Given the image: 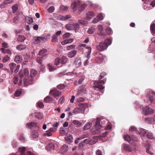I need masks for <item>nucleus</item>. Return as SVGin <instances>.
I'll list each match as a JSON object with an SVG mask.
<instances>
[{
  "mask_svg": "<svg viewBox=\"0 0 155 155\" xmlns=\"http://www.w3.org/2000/svg\"><path fill=\"white\" fill-rule=\"evenodd\" d=\"M79 106H80L81 107L76 108L73 110V113H74V114H77L80 113H84L85 110L84 106L83 104H80Z\"/></svg>",
  "mask_w": 155,
  "mask_h": 155,
  "instance_id": "39448f33",
  "label": "nucleus"
},
{
  "mask_svg": "<svg viewBox=\"0 0 155 155\" xmlns=\"http://www.w3.org/2000/svg\"><path fill=\"white\" fill-rule=\"evenodd\" d=\"M86 6L85 4L81 5L79 9V11H83L85 8Z\"/></svg>",
  "mask_w": 155,
  "mask_h": 155,
  "instance_id": "4d7b16f0",
  "label": "nucleus"
},
{
  "mask_svg": "<svg viewBox=\"0 0 155 155\" xmlns=\"http://www.w3.org/2000/svg\"><path fill=\"white\" fill-rule=\"evenodd\" d=\"M150 28L152 34L154 35H155V24H153L151 25Z\"/></svg>",
  "mask_w": 155,
  "mask_h": 155,
  "instance_id": "c85d7f7f",
  "label": "nucleus"
},
{
  "mask_svg": "<svg viewBox=\"0 0 155 155\" xmlns=\"http://www.w3.org/2000/svg\"><path fill=\"white\" fill-rule=\"evenodd\" d=\"M124 138L125 140L127 141L128 142H131V143H132V142H134L135 141L133 138H131L128 135H125L124 136Z\"/></svg>",
  "mask_w": 155,
  "mask_h": 155,
  "instance_id": "2eb2a0df",
  "label": "nucleus"
},
{
  "mask_svg": "<svg viewBox=\"0 0 155 155\" xmlns=\"http://www.w3.org/2000/svg\"><path fill=\"white\" fill-rule=\"evenodd\" d=\"M84 100V99L82 97H79L76 98L77 101L78 102H83Z\"/></svg>",
  "mask_w": 155,
  "mask_h": 155,
  "instance_id": "052dcab7",
  "label": "nucleus"
},
{
  "mask_svg": "<svg viewBox=\"0 0 155 155\" xmlns=\"http://www.w3.org/2000/svg\"><path fill=\"white\" fill-rule=\"evenodd\" d=\"M22 60V58L19 55L16 56L15 59V61L17 63L21 62Z\"/></svg>",
  "mask_w": 155,
  "mask_h": 155,
  "instance_id": "4be33fe9",
  "label": "nucleus"
},
{
  "mask_svg": "<svg viewBox=\"0 0 155 155\" xmlns=\"http://www.w3.org/2000/svg\"><path fill=\"white\" fill-rule=\"evenodd\" d=\"M25 147H24L19 148L18 151L20 153V155H26L25 153Z\"/></svg>",
  "mask_w": 155,
  "mask_h": 155,
  "instance_id": "dca6fc26",
  "label": "nucleus"
},
{
  "mask_svg": "<svg viewBox=\"0 0 155 155\" xmlns=\"http://www.w3.org/2000/svg\"><path fill=\"white\" fill-rule=\"evenodd\" d=\"M137 130V128L134 126H131L129 128V131L130 132H136Z\"/></svg>",
  "mask_w": 155,
  "mask_h": 155,
  "instance_id": "49530a36",
  "label": "nucleus"
},
{
  "mask_svg": "<svg viewBox=\"0 0 155 155\" xmlns=\"http://www.w3.org/2000/svg\"><path fill=\"white\" fill-rule=\"evenodd\" d=\"M71 34L70 33L67 32L65 33L63 35V37L64 38H69Z\"/></svg>",
  "mask_w": 155,
  "mask_h": 155,
  "instance_id": "680f3d73",
  "label": "nucleus"
},
{
  "mask_svg": "<svg viewBox=\"0 0 155 155\" xmlns=\"http://www.w3.org/2000/svg\"><path fill=\"white\" fill-rule=\"evenodd\" d=\"M100 121L102 123L103 122H104V121L100 117H97L96 118L95 124V127L96 129L93 132L94 134H98L100 132L99 129L102 127L101 125L100 124Z\"/></svg>",
  "mask_w": 155,
  "mask_h": 155,
  "instance_id": "f03ea898",
  "label": "nucleus"
},
{
  "mask_svg": "<svg viewBox=\"0 0 155 155\" xmlns=\"http://www.w3.org/2000/svg\"><path fill=\"white\" fill-rule=\"evenodd\" d=\"M51 36L50 34H48L47 35H43L41 36L35 37L34 38V40L38 44L40 43H44L48 40V37Z\"/></svg>",
  "mask_w": 155,
  "mask_h": 155,
  "instance_id": "f257e3e1",
  "label": "nucleus"
},
{
  "mask_svg": "<svg viewBox=\"0 0 155 155\" xmlns=\"http://www.w3.org/2000/svg\"><path fill=\"white\" fill-rule=\"evenodd\" d=\"M60 63L62 64H64L67 61V58L65 56H62L60 59Z\"/></svg>",
  "mask_w": 155,
  "mask_h": 155,
  "instance_id": "a878e982",
  "label": "nucleus"
},
{
  "mask_svg": "<svg viewBox=\"0 0 155 155\" xmlns=\"http://www.w3.org/2000/svg\"><path fill=\"white\" fill-rule=\"evenodd\" d=\"M54 145L52 143H50L48 144L46 148L48 151H51V150H54Z\"/></svg>",
  "mask_w": 155,
  "mask_h": 155,
  "instance_id": "ddd939ff",
  "label": "nucleus"
},
{
  "mask_svg": "<svg viewBox=\"0 0 155 155\" xmlns=\"http://www.w3.org/2000/svg\"><path fill=\"white\" fill-rule=\"evenodd\" d=\"M65 140L67 142H73V137L71 134H69L64 138Z\"/></svg>",
  "mask_w": 155,
  "mask_h": 155,
  "instance_id": "aec40b11",
  "label": "nucleus"
},
{
  "mask_svg": "<svg viewBox=\"0 0 155 155\" xmlns=\"http://www.w3.org/2000/svg\"><path fill=\"white\" fill-rule=\"evenodd\" d=\"M103 14L101 13H99L97 16V18H98L99 21L102 20L103 19Z\"/></svg>",
  "mask_w": 155,
  "mask_h": 155,
  "instance_id": "37998d69",
  "label": "nucleus"
},
{
  "mask_svg": "<svg viewBox=\"0 0 155 155\" xmlns=\"http://www.w3.org/2000/svg\"><path fill=\"white\" fill-rule=\"evenodd\" d=\"M92 125V124L91 122H88L87 123L83 128L84 130H87L89 129Z\"/></svg>",
  "mask_w": 155,
  "mask_h": 155,
  "instance_id": "a211bd4d",
  "label": "nucleus"
},
{
  "mask_svg": "<svg viewBox=\"0 0 155 155\" xmlns=\"http://www.w3.org/2000/svg\"><path fill=\"white\" fill-rule=\"evenodd\" d=\"M38 136V134L37 131L34 130L32 131V132L31 138H33V139L36 138Z\"/></svg>",
  "mask_w": 155,
  "mask_h": 155,
  "instance_id": "f3484780",
  "label": "nucleus"
},
{
  "mask_svg": "<svg viewBox=\"0 0 155 155\" xmlns=\"http://www.w3.org/2000/svg\"><path fill=\"white\" fill-rule=\"evenodd\" d=\"M106 31L108 35H111L113 33L112 30L110 28H107L106 29Z\"/></svg>",
  "mask_w": 155,
  "mask_h": 155,
  "instance_id": "09e8293b",
  "label": "nucleus"
},
{
  "mask_svg": "<svg viewBox=\"0 0 155 155\" xmlns=\"http://www.w3.org/2000/svg\"><path fill=\"white\" fill-rule=\"evenodd\" d=\"M52 98L51 97L48 96L44 99L46 103H49L52 101Z\"/></svg>",
  "mask_w": 155,
  "mask_h": 155,
  "instance_id": "c756f323",
  "label": "nucleus"
},
{
  "mask_svg": "<svg viewBox=\"0 0 155 155\" xmlns=\"http://www.w3.org/2000/svg\"><path fill=\"white\" fill-rule=\"evenodd\" d=\"M7 5L6 3L4 1L0 5V8L1 9H3L6 8Z\"/></svg>",
  "mask_w": 155,
  "mask_h": 155,
  "instance_id": "a18cd8bd",
  "label": "nucleus"
},
{
  "mask_svg": "<svg viewBox=\"0 0 155 155\" xmlns=\"http://www.w3.org/2000/svg\"><path fill=\"white\" fill-rule=\"evenodd\" d=\"M73 25L74 27L73 30H78L79 29L80 26L77 23H73Z\"/></svg>",
  "mask_w": 155,
  "mask_h": 155,
  "instance_id": "f704fd0d",
  "label": "nucleus"
},
{
  "mask_svg": "<svg viewBox=\"0 0 155 155\" xmlns=\"http://www.w3.org/2000/svg\"><path fill=\"white\" fill-rule=\"evenodd\" d=\"M26 21L28 24H30L32 23L33 20L32 18L27 16L25 17Z\"/></svg>",
  "mask_w": 155,
  "mask_h": 155,
  "instance_id": "bb28decb",
  "label": "nucleus"
},
{
  "mask_svg": "<svg viewBox=\"0 0 155 155\" xmlns=\"http://www.w3.org/2000/svg\"><path fill=\"white\" fill-rule=\"evenodd\" d=\"M147 136L149 139H152L153 138V136L151 133L147 132Z\"/></svg>",
  "mask_w": 155,
  "mask_h": 155,
  "instance_id": "3c124183",
  "label": "nucleus"
},
{
  "mask_svg": "<svg viewBox=\"0 0 155 155\" xmlns=\"http://www.w3.org/2000/svg\"><path fill=\"white\" fill-rule=\"evenodd\" d=\"M143 146L146 147H148L150 146V143L147 141H144L143 143Z\"/></svg>",
  "mask_w": 155,
  "mask_h": 155,
  "instance_id": "bf43d9fd",
  "label": "nucleus"
},
{
  "mask_svg": "<svg viewBox=\"0 0 155 155\" xmlns=\"http://www.w3.org/2000/svg\"><path fill=\"white\" fill-rule=\"evenodd\" d=\"M13 20L14 23L15 24H17L19 23L20 20L18 16L15 17L14 18Z\"/></svg>",
  "mask_w": 155,
  "mask_h": 155,
  "instance_id": "ea45409f",
  "label": "nucleus"
},
{
  "mask_svg": "<svg viewBox=\"0 0 155 155\" xmlns=\"http://www.w3.org/2000/svg\"><path fill=\"white\" fill-rule=\"evenodd\" d=\"M21 94V92L19 90H18L15 92V96L18 97V96H19Z\"/></svg>",
  "mask_w": 155,
  "mask_h": 155,
  "instance_id": "0e129e2a",
  "label": "nucleus"
},
{
  "mask_svg": "<svg viewBox=\"0 0 155 155\" xmlns=\"http://www.w3.org/2000/svg\"><path fill=\"white\" fill-rule=\"evenodd\" d=\"M147 92L148 93V94L147 99L151 103H152L154 100L153 97H155V92L150 90H147Z\"/></svg>",
  "mask_w": 155,
  "mask_h": 155,
  "instance_id": "423d86ee",
  "label": "nucleus"
},
{
  "mask_svg": "<svg viewBox=\"0 0 155 155\" xmlns=\"http://www.w3.org/2000/svg\"><path fill=\"white\" fill-rule=\"evenodd\" d=\"M80 4V2H74L72 3L71 5V8L73 11H74L77 9L78 6Z\"/></svg>",
  "mask_w": 155,
  "mask_h": 155,
  "instance_id": "9b49d317",
  "label": "nucleus"
},
{
  "mask_svg": "<svg viewBox=\"0 0 155 155\" xmlns=\"http://www.w3.org/2000/svg\"><path fill=\"white\" fill-rule=\"evenodd\" d=\"M9 60V58L8 56L5 57L3 59L2 61L4 63H5Z\"/></svg>",
  "mask_w": 155,
  "mask_h": 155,
  "instance_id": "69168bd1",
  "label": "nucleus"
},
{
  "mask_svg": "<svg viewBox=\"0 0 155 155\" xmlns=\"http://www.w3.org/2000/svg\"><path fill=\"white\" fill-rule=\"evenodd\" d=\"M73 26V24H68L66 25L65 27L66 29L70 31L73 30L74 27Z\"/></svg>",
  "mask_w": 155,
  "mask_h": 155,
  "instance_id": "412c9836",
  "label": "nucleus"
},
{
  "mask_svg": "<svg viewBox=\"0 0 155 155\" xmlns=\"http://www.w3.org/2000/svg\"><path fill=\"white\" fill-rule=\"evenodd\" d=\"M108 47L104 43L101 42L97 47V49L100 51H103L106 49Z\"/></svg>",
  "mask_w": 155,
  "mask_h": 155,
  "instance_id": "0eeeda50",
  "label": "nucleus"
},
{
  "mask_svg": "<svg viewBox=\"0 0 155 155\" xmlns=\"http://www.w3.org/2000/svg\"><path fill=\"white\" fill-rule=\"evenodd\" d=\"M9 65L12 73L13 71L15 73L17 72L18 71L20 68V66L19 65H18L16 66V64L14 63L10 64Z\"/></svg>",
  "mask_w": 155,
  "mask_h": 155,
  "instance_id": "20e7f679",
  "label": "nucleus"
},
{
  "mask_svg": "<svg viewBox=\"0 0 155 155\" xmlns=\"http://www.w3.org/2000/svg\"><path fill=\"white\" fill-rule=\"evenodd\" d=\"M36 125V123L34 122H31L30 123H27L26 124V127H27L32 128V127H35Z\"/></svg>",
  "mask_w": 155,
  "mask_h": 155,
  "instance_id": "5701e85b",
  "label": "nucleus"
},
{
  "mask_svg": "<svg viewBox=\"0 0 155 155\" xmlns=\"http://www.w3.org/2000/svg\"><path fill=\"white\" fill-rule=\"evenodd\" d=\"M86 136L85 135H84L81 137H79L78 138L76 139V140L75 141V143L76 144H77L79 143V140H81L82 139H84L86 137Z\"/></svg>",
  "mask_w": 155,
  "mask_h": 155,
  "instance_id": "c9c22d12",
  "label": "nucleus"
},
{
  "mask_svg": "<svg viewBox=\"0 0 155 155\" xmlns=\"http://www.w3.org/2000/svg\"><path fill=\"white\" fill-rule=\"evenodd\" d=\"M124 149L128 151L129 152H131L132 150L130 146L128 144H125L124 145Z\"/></svg>",
  "mask_w": 155,
  "mask_h": 155,
  "instance_id": "72a5a7b5",
  "label": "nucleus"
},
{
  "mask_svg": "<svg viewBox=\"0 0 155 155\" xmlns=\"http://www.w3.org/2000/svg\"><path fill=\"white\" fill-rule=\"evenodd\" d=\"M75 46L74 45H71L70 46H68L66 48V49L67 50H70L71 49H74L75 48Z\"/></svg>",
  "mask_w": 155,
  "mask_h": 155,
  "instance_id": "13d9d810",
  "label": "nucleus"
},
{
  "mask_svg": "<svg viewBox=\"0 0 155 155\" xmlns=\"http://www.w3.org/2000/svg\"><path fill=\"white\" fill-rule=\"evenodd\" d=\"M78 22L81 25L84 26H86L87 24V22L86 21L83 20H78Z\"/></svg>",
  "mask_w": 155,
  "mask_h": 155,
  "instance_id": "c03bdc74",
  "label": "nucleus"
},
{
  "mask_svg": "<svg viewBox=\"0 0 155 155\" xmlns=\"http://www.w3.org/2000/svg\"><path fill=\"white\" fill-rule=\"evenodd\" d=\"M73 123L76 125L77 127H79L82 125V124L79 121L76 120H74L73 121Z\"/></svg>",
  "mask_w": 155,
  "mask_h": 155,
  "instance_id": "cd10ccee",
  "label": "nucleus"
},
{
  "mask_svg": "<svg viewBox=\"0 0 155 155\" xmlns=\"http://www.w3.org/2000/svg\"><path fill=\"white\" fill-rule=\"evenodd\" d=\"M50 94L53 96L58 97L61 94V93L56 89H54L50 91Z\"/></svg>",
  "mask_w": 155,
  "mask_h": 155,
  "instance_id": "9d476101",
  "label": "nucleus"
},
{
  "mask_svg": "<svg viewBox=\"0 0 155 155\" xmlns=\"http://www.w3.org/2000/svg\"><path fill=\"white\" fill-rule=\"evenodd\" d=\"M60 9L61 11H66L68 10V8L66 6L63 5L60 7Z\"/></svg>",
  "mask_w": 155,
  "mask_h": 155,
  "instance_id": "de8ad7c7",
  "label": "nucleus"
},
{
  "mask_svg": "<svg viewBox=\"0 0 155 155\" xmlns=\"http://www.w3.org/2000/svg\"><path fill=\"white\" fill-rule=\"evenodd\" d=\"M51 41L54 43L58 41L57 36L56 35H53L52 37Z\"/></svg>",
  "mask_w": 155,
  "mask_h": 155,
  "instance_id": "393cba45",
  "label": "nucleus"
},
{
  "mask_svg": "<svg viewBox=\"0 0 155 155\" xmlns=\"http://www.w3.org/2000/svg\"><path fill=\"white\" fill-rule=\"evenodd\" d=\"M47 52V50L46 49H43L40 51L39 53V55L40 56H42L45 53H46Z\"/></svg>",
  "mask_w": 155,
  "mask_h": 155,
  "instance_id": "a19ab883",
  "label": "nucleus"
},
{
  "mask_svg": "<svg viewBox=\"0 0 155 155\" xmlns=\"http://www.w3.org/2000/svg\"><path fill=\"white\" fill-rule=\"evenodd\" d=\"M60 62V60L58 58H56L54 61V64L55 65H58L59 64Z\"/></svg>",
  "mask_w": 155,
  "mask_h": 155,
  "instance_id": "e2e57ef3",
  "label": "nucleus"
},
{
  "mask_svg": "<svg viewBox=\"0 0 155 155\" xmlns=\"http://www.w3.org/2000/svg\"><path fill=\"white\" fill-rule=\"evenodd\" d=\"M147 133L145 129L143 128H140V129L139 134L141 136H144Z\"/></svg>",
  "mask_w": 155,
  "mask_h": 155,
  "instance_id": "7c9ffc66",
  "label": "nucleus"
},
{
  "mask_svg": "<svg viewBox=\"0 0 155 155\" xmlns=\"http://www.w3.org/2000/svg\"><path fill=\"white\" fill-rule=\"evenodd\" d=\"M104 43L108 46L111 44L112 41L110 39L107 38L104 40Z\"/></svg>",
  "mask_w": 155,
  "mask_h": 155,
  "instance_id": "473e14b6",
  "label": "nucleus"
},
{
  "mask_svg": "<svg viewBox=\"0 0 155 155\" xmlns=\"http://www.w3.org/2000/svg\"><path fill=\"white\" fill-rule=\"evenodd\" d=\"M77 53V51L75 50H73L70 51L68 53V57L70 58H72L74 57Z\"/></svg>",
  "mask_w": 155,
  "mask_h": 155,
  "instance_id": "4468645a",
  "label": "nucleus"
},
{
  "mask_svg": "<svg viewBox=\"0 0 155 155\" xmlns=\"http://www.w3.org/2000/svg\"><path fill=\"white\" fill-rule=\"evenodd\" d=\"M13 13H15L17 11L18 9V5H15L12 7Z\"/></svg>",
  "mask_w": 155,
  "mask_h": 155,
  "instance_id": "e433bc0d",
  "label": "nucleus"
},
{
  "mask_svg": "<svg viewBox=\"0 0 155 155\" xmlns=\"http://www.w3.org/2000/svg\"><path fill=\"white\" fill-rule=\"evenodd\" d=\"M48 68L50 71H54L56 69V68L53 67L50 64L48 65Z\"/></svg>",
  "mask_w": 155,
  "mask_h": 155,
  "instance_id": "603ef678",
  "label": "nucleus"
},
{
  "mask_svg": "<svg viewBox=\"0 0 155 155\" xmlns=\"http://www.w3.org/2000/svg\"><path fill=\"white\" fill-rule=\"evenodd\" d=\"M37 71L34 69H32L30 72V74L32 77H35L37 74Z\"/></svg>",
  "mask_w": 155,
  "mask_h": 155,
  "instance_id": "79ce46f5",
  "label": "nucleus"
},
{
  "mask_svg": "<svg viewBox=\"0 0 155 155\" xmlns=\"http://www.w3.org/2000/svg\"><path fill=\"white\" fill-rule=\"evenodd\" d=\"M97 142V140H91L89 139V140L88 141V144L91 145Z\"/></svg>",
  "mask_w": 155,
  "mask_h": 155,
  "instance_id": "864d4df0",
  "label": "nucleus"
},
{
  "mask_svg": "<svg viewBox=\"0 0 155 155\" xmlns=\"http://www.w3.org/2000/svg\"><path fill=\"white\" fill-rule=\"evenodd\" d=\"M95 30L94 28L93 27H91L89 28L87 31V32L89 34H92Z\"/></svg>",
  "mask_w": 155,
  "mask_h": 155,
  "instance_id": "58836bf2",
  "label": "nucleus"
},
{
  "mask_svg": "<svg viewBox=\"0 0 155 155\" xmlns=\"http://www.w3.org/2000/svg\"><path fill=\"white\" fill-rule=\"evenodd\" d=\"M106 80H99L98 81H96L94 82V84L96 85L94 87V88L95 90H97L99 91H101L102 89L104 88V87L102 85H101L100 84H104L105 83Z\"/></svg>",
  "mask_w": 155,
  "mask_h": 155,
  "instance_id": "7ed1b4c3",
  "label": "nucleus"
},
{
  "mask_svg": "<svg viewBox=\"0 0 155 155\" xmlns=\"http://www.w3.org/2000/svg\"><path fill=\"white\" fill-rule=\"evenodd\" d=\"M25 39V38L22 35H20L19 36L18 38V41L22 42Z\"/></svg>",
  "mask_w": 155,
  "mask_h": 155,
  "instance_id": "4c0bfd02",
  "label": "nucleus"
},
{
  "mask_svg": "<svg viewBox=\"0 0 155 155\" xmlns=\"http://www.w3.org/2000/svg\"><path fill=\"white\" fill-rule=\"evenodd\" d=\"M51 132L49 130L46 131V133L44 134V135L45 136L49 137L52 135Z\"/></svg>",
  "mask_w": 155,
  "mask_h": 155,
  "instance_id": "8fccbe9b",
  "label": "nucleus"
},
{
  "mask_svg": "<svg viewBox=\"0 0 155 155\" xmlns=\"http://www.w3.org/2000/svg\"><path fill=\"white\" fill-rule=\"evenodd\" d=\"M16 48L18 50L21 51L25 49L26 48V46L25 45H17Z\"/></svg>",
  "mask_w": 155,
  "mask_h": 155,
  "instance_id": "6ab92c4d",
  "label": "nucleus"
},
{
  "mask_svg": "<svg viewBox=\"0 0 155 155\" xmlns=\"http://www.w3.org/2000/svg\"><path fill=\"white\" fill-rule=\"evenodd\" d=\"M37 106L40 108H43L44 107L43 103L42 102H39L37 104Z\"/></svg>",
  "mask_w": 155,
  "mask_h": 155,
  "instance_id": "338daca9",
  "label": "nucleus"
},
{
  "mask_svg": "<svg viewBox=\"0 0 155 155\" xmlns=\"http://www.w3.org/2000/svg\"><path fill=\"white\" fill-rule=\"evenodd\" d=\"M54 10V6H52L50 7L48 9V11L49 13H52L53 12Z\"/></svg>",
  "mask_w": 155,
  "mask_h": 155,
  "instance_id": "6e6d98bb",
  "label": "nucleus"
},
{
  "mask_svg": "<svg viewBox=\"0 0 155 155\" xmlns=\"http://www.w3.org/2000/svg\"><path fill=\"white\" fill-rule=\"evenodd\" d=\"M13 81L15 84H17L18 81V78L17 77H15L13 79Z\"/></svg>",
  "mask_w": 155,
  "mask_h": 155,
  "instance_id": "774afa93",
  "label": "nucleus"
},
{
  "mask_svg": "<svg viewBox=\"0 0 155 155\" xmlns=\"http://www.w3.org/2000/svg\"><path fill=\"white\" fill-rule=\"evenodd\" d=\"M71 17L70 15H66L65 16L59 15L57 16V18L58 20L60 21H65Z\"/></svg>",
  "mask_w": 155,
  "mask_h": 155,
  "instance_id": "1a4fd4ad",
  "label": "nucleus"
},
{
  "mask_svg": "<svg viewBox=\"0 0 155 155\" xmlns=\"http://www.w3.org/2000/svg\"><path fill=\"white\" fill-rule=\"evenodd\" d=\"M94 16L95 14L94 12L91 11H89L87 13L86 18L87 20H90Z\"/></svg>",
  "mask_w": 155,
  "mask_h": 155,
  "instance_id": "f8f14e48",
  "label": "nucleus"
},
{
  "mask_svg": "<svg viewBox=\"0 0 155 155\" xmlns=\"http://www.w3.org/2000/svg\"><path fill=\"white\" fill-rule=\"evenodd\" d=\"M143 112L145 115L152 114L153 113L154 110L148 106H146L143 109Z\"/></svg>",
  "mask_w": 155,
  "mask_h": 155,
  "instance_id": "6e6552de",
  "label": "nucleus"
},
{
  "mask_svg": "<svg viewBox=\"0 0 155 155\" xmlns=\"http://www.w3.org/2000/svg\"><path fill=\"white\" fill-rule=\"evenodd\" d=\"M24 73L25 76L26 77L28 76L29 74L28 70V69L26 68H25L24 69Z\"/></svg>",
  "mask_w": 155,
  "mask_h": 155,
  "instance_id": "5fc2aeb1",
  "label": "nucleus"
},
{
  "mask_svg": "<svg viewBox=\"0 0 155 155\" xmlns=\"http://www.w3.org/2000/svg\"><path fill=\"white\" fill-rule=\"evenodd\" d=\"M32 80L31 79L30 81H29L28 79H25L24 81V85L25 86H27L29 84H32Z\"/></svg>",
  "mask_w": 155,
  "mask_h": 155,
  "instance_id": "b1692460",
  "label": "nucleus"
},
{
  "mask_svg": "<svg viewBox=\"0 0 155 155\" xmlns=\"http://www.w3.org/2000/svg\"><path fill=\"white\" fill-rule=\"evenodd\" d=\"M97 29L101 31L100 33V36H103L104 35L101 32V31L103 30V27L102 25H99L97 27Z\"/></svg>",
  "mask_w": 155,
  "mask_h": 155,
  "instance_id": "2f4dec72",
  "label": "nucleus"
}]
</instances>
